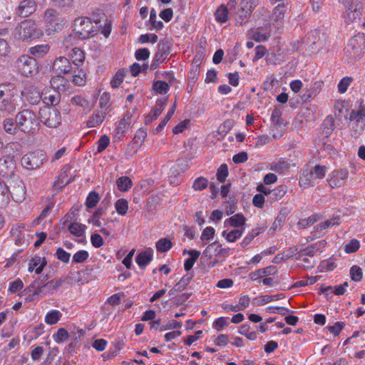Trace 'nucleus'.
Wrapping results in <instances>:
<instances>
[{
	"mask_svg": "<svg viewBox=\"0 0 365 365\" xmlns=\"http://www.w3.org/2000/svg\"><path fill=\"white\" fill-rule=\"evenodd\" d=\"M251 37L257 42L266 41L271 35V31L267 28L259 27L254 29L250 32Z\"/></svg>",
	"mask_w": 365,
	"mask_h": 365,
	"instance_id": "a211bd4d",
	"label": "nucleus"
},
{
	"mask_svg": "<svg viewBox=\"0 0 365 365\" xmlns=\"http://www.w3.org/2000/svg\"><path fill=\"white\" fill-rule=\"evenodd\" d=\"M227 16L228 10L224 5L219 6L215 14V20L221 24L225 23L227 21Z\"/></svg>",
	"mask_w": 365,
	"mask_h": 365,
	"instance_id": "58836bf2",
	"label": "nucleus"
},
{
	"mask_svg": "<svg viewBox=\"0 0 365 365\" xmlns=\"http://www.w3.org/2000/svg\"><path fill=\"white\" fill-rule=\"evenodd\" d=\"M287 12V4L284 2L276 6L272 11V19L275 22L282 23Z\"/></svg>",
	"mask_w": 365,
	"mask_h": 365,
	"instance_id": "393cba45",
	"label": "nucleus"
},
{
	"mask_svg": "<svg viewBox=\"0 0 365 365\" xmlns=\"http://www.w3.org/2000/svg\"><path fill=\"white\" fill-rule=\"evenodd\" d=\"M208 185L209 182L206 178L203 177H199L193 182L192 188L195 190L200 191L205 189Z\"/></svg>",
	"mask_w": 365,
	"mask_h": 365,
	"instance_id": "8fccbe9b",
	"label": "nucleus"
},
{
	"mask_svg": "<svg viewBox=\"0 0 365 365\" xmlns=\"http://www.w3.org/2000/svg\"><path fill=\"white\" fill-rule=\"evenodd\" d=\"M110 143V138L106 135L101 136L97 142V152L98 153H102L106 150Z\"/></svg>",
	"mask_w": 365,
	"mask_h": 365,
	"instance_id": "4d7b16f0",
	"label": "nucleus"
},
{
	"mask_svg": "<svg viewBox=\"0 0 365 365\" xmlns=\"http://www.w3.org/2000/svg\"><path fill=\"white\" fill-rule=\"evenodd\" d=\"M245 221V217L242 214H236L225 220V224L228 223L230 226L238 229L242 228Z\"/></svg>",
	"mask_w": 365,
	"mask_h": 365,
	"instance_id": "c85d7f7f",
	"label": "nucleus"
},
{
	"mask_svg": "<svg viewBox=\"0 0 365 365\" xmlns=\"http://www.w3.org/2000/svg\"><path fill=\"white\" fill-rule=\"evenodd\" d=\"M168 46L166 43H160L158 45V51L155 54V61L164 62L168 55Z\"/></svg>",
	"mask_w": 365,
	"mask_h": 365,
	"instance_id": "4c0bfd02",
	"label": "nucleus"
},
{
	"mask_svg": "<svg viewBox=\"0 0 365 365\" xmlns=\"http://www.w3.org/2000/svg\"><path fill=\"white\" fill-rule=\"evenodd\" d=\"M153 89L159 94H165L170 89L169 85L163 81L153 82Z\"/></svg>",
	"mask_w": 365,
	"mask_h": 365,
	"instance_id": "c03bdc74",
	"label": "nucleus"
},
{
	"mask_svg": "<svg viewBox=\"0 0 365 365\" xmlns=\"http://www.w3.org/2000/svg\"><path fill=\"white\" fill-rule=\"evenodd\" d=\"M365 51V36L357 34L351 38L344 48L345 56L353 61L359 60Z\"/></svg>",
	"mask_w": 365,
	"mask_h": 365,
	"instance_id": "39448f33",
	"label": "nucleus"
},
{
	"mask_svg": "<svg viewBox=\"0 0 365 365\" xmlns=\"http://www.w3.org/2000/svg\"><path fill=\"white\" fill-rule=\"evenodd\" d=\"M45 27L48 34H51L62 28L58 13L53 9H46L43 14Z\"/></svg>",
	"mask_w": 365,
	"mask_h": 365,
	"instance_id": "6e6552de",
	"label": "nucleus"
},
{
	"mask_svg": "<svg viewBox=\"0 0 365 365\" xmlns=\"http://www.w3.org/2000/svg\"><path fill=\"white\" fill-rule=\"evenodd\" d=\"M89 257V254L86 250H79L73 256V262L76 263H83L86 262Z\"/></svg>",
	"mask_w": 365,
	"mask_h": 365,
	"instance_id": "680f3d73",
	"label": "nucleus"
},
{
	"mask_svg": "<svg viewBox=\"0 0 365 365\" xmlns=\"http://www.w3.org/2000/svg\"><path fill=\"white\" fill-rule=\"evenodd\" d=\"M220 247L217 242L210 244L203 251V255L206 257L211 258L212 255H215L217 249Z\"/></svg>",
	"mask_w": 365,
	"mask_h": 365,
	"instance_id": "774afa93",
	"label": "nucleus"
},
{
	"mask_svg": "<svg viewBox=\"0 0 365 365\" xmlns=\"http://www.w3.org/2000/svg\"><path fill=\"white\" fill-rule=\"evenodd\" d=\"M129 120V116H128L127 118L124 117L116 125L115 135L117 138H120L124 136L125 133L128 129L130 124V122Z\"/></svg>",
	"mask_w": 365,
	"mask_h": 365,
	"instance_id": "a878e982",
	"label": "nucleus"
},
{
	"mask_svg": "<svg viewBox=\"0 0 365 365\" xmlns=\"http://www.w3.org/2000/svg\"><path fill=\"white\" fill-rule=\"evenodd\" d=\"M228 175V168L227 165L222 164L217 171V178L220 182H224Z\"/></svg>",
	"mask_w": 365,
	"mask_h": 365,
	"instance_id": "338daca9",
	"label": "nucleus"
},
{
	"mask_svg": "<svg viewBox=\"0 0 365 365\" xmlns=\"http://www.w3.org/2000/svg\"><path fill=\"white\" fill-rule=\"evenodd\" d=\"M350 277L354 282L361 281L363 277L361 269L357 265L352 266L350 269Z\"/></svg>",
	"mask_w": 365,
	"mask_h": 365,
	"instance_id": "5fc2aeb1",
	"label": "nucleus"
},
{
	"mask_svg": "<svg viewBox=\"0 0 365 365\" xmlns=\"http://www.w3.org/2000/svg\"><path fill=\"white\" fill-rule=\"evenodd\" d=\"M349 176V172L346 169L333 170L327 178V182L331 188H339L345 185Z\"/></svg>",
	"mask_w": 365,
	"mask_h": 365,
	"instance_id": "9d476101",
	"label": "nucleus"
},
{
	"mask_svg": "<svg viewBox=\"0 0 365 365\" xmlns=\"http://www.w3.org/2000/svg\"><path fill=\"white\" fill-rule=\"evenodd\" d=\"M15 38L19 40L25 41L38 36L37 26L31 20H24L16 26L14 33Z\"/></svg>",
	"mask_w": 365,
	"mask_h": 365,
	"instance_id": "0eeeda50",
	"label": "nucleus"
},
{
	"mask_svg": "<svg viewBox=\"0 0 365 365\" xmlns=\"http://www.w3.org/2000/svg\"><path fill=\"white\" fill-rule=\"evenodd\" d=\"M3 127L4 130L11 135L16 134L18 130H19L17 122L13 118H6L3 122Z\"/></svg>",
	"mask_w": 365,
	"mask_h": 365,
	"instance_id": "473e14b6",
	"label": "nucleus"
},
{
	"mask_svg": "<svg viewBox=\"0 0 365 365\" xmlns=\"http://www.w3.org/2000/svg\"><path fill=\"white\" fill-rule=\"evenodd\" d=\"M285 297L284 294H279L275 295H264L261 296L258 299H255V304L257 306H262L272 301H277Z\"/></svg>",
	"mask_w": 365,
	"mask_h": 365,
	"instance_id": "7c9ffc66",
	"label": "nucleus"
},
{
	"mask_svg": "<svg viewBox=\"0 0 365 365\" xmlns=\"http://www.w3.org/2000/svg\"><path fill=\"white\" fill-rule=\"evenodd\" d=\"M153 259L152 252L143 251L141 252L136 257V263L140 267H145Z\"/></svg>",
	"mask_w": 365,
	"mask_h": 365,
	"instance_id": "2f4dec72",
	"label": "nucleus"
},
{
	"mask_svg": "<svg viewBox=\"0 0 365 365\" xmlns=\"http://www.w3.org/2000/svg\"><path fill=\"white\" fill-rule=\"evenodd\" d=\"M36 8L37 4L34 0H24L18 6L17 14L21 17H27L34 13Z\"/></svg>",
	"mask_w": 365,
	"mask_h": 365,
	"instance_id": "ddd939ff",
	"label": "nucleus"
},
{
	"mask_svg": "<svg viewBox=\"0 0 365 365\" xmlns=\"http://www.w3.org/2000/svg\"><path fill=\"white\" fill-rule=\"evenodd\" d=\"M38 115L41 122L48 128H56L61 124V113L56 108L45 106L40 109Z\"/></svg>",
	"mask_w": 365,
	"mask_h": 365,
	"instance_id": "423d86ee",
	"label": "nucleus"
},
{
	"mask_svg": "<svg viewBox=\"0 0 365 365\" xmlns=\"http://www.w3.org/2000/svg\"><path fill=\"white\" fill-rule=\"evenodd\" d=\"M124 73L123 71L119 70L116 72L111 80L110 85L113 88H118L123 81Z\"/></svg>",
	"mask_w": 365,
	"mask_h": 365,
	"instance_id": "69168bd1",
	"label": "nucleus"
},
{
	"mask_svg": "<svg viewBox=\"0 0 365 365\" xmlns=\"http://www.w3.org/2000/svg\"><path fill=\"white\" fill-rule=\"evenodd\" d=\"M45 160L44 154L41 151H36L24 155L21 160L24 168L34 170L40 167Z\"/></svg>",
	"mask_w": 365,
	"mask_h": 365,
	"instance_id": "1a4fd4ad",
	"label": "nucleus"
},
{
	"mask_svg": "<svg viewBox=\"0 0 365 365\" xmlns=\"http://www.w3.org/2000/svg\"><path fill=\"white\" fill-rule=\"evenodd\" d=\"M245 228L235 229L230 232L225 230L222 232V235L227 242H234L242 237Z\"/></svg>",
	"mask_w": 365,
	"mask_h": 365,
	"instance_id": "cd10ccee",
	"label": "nucleus"
},
{
	"mask_svg": "<svg viewBox=\"0 0 365 365\" xmlns=\"http://www.w3.org/2000/svg\"><path fill=\"white\" fill-rule=\"evenodd\" d=\"M77 37L78 36L75 33L66 36L63 41V46L64 48L66 49H68L74 44H76L78 41Z\"/></svg>",
	"mask_w": 365,
	"mask_h": 365,
	"instance_id": "13d9d810",
	"label": "nucleus"
},
{
	"mask_svg": "<svg viewBox=\"0 0 365 365\" xmlns=\"http://www.w3.org/2000/svg\"><path fill=\"white\" fill-rule=\"evenodd\" d=\"M165 106L166 101H158L156 107L151 110L149 115L147 116L145 123H150L152 122L153 120L156 119L165 109Z\"/></svg>",
	"mask_w": 365,
	"mask_h": 365,
	"instance_id": "5701e85b",
	"label": "nucleus"
},
{
	"mask_svg": "<svg viewBox=\"0 0 365 365\" xmlns=\"http://www.w3.org/2000/svg\"><path fill=\"white\" fill-rule=\"evenodd\" d=\"M106 115L107 113L103 112L102 110L98 109L96 110L87 120V126L88 128H94L101 124L103 122Z\"/></svg>",
	"mask_w": 365,
	"mask_h": 365,
	"instance_id": "6ab92c4d",
	"label": "nucleus"
},
{
	"mask_svg": "<svg viewBox=\"0 0 365 365\" xmlns=\"http://www.w3.org/2000/svg\"><path fill=\"white\" fill-rule=\"evenodd\" d=\"M299 185L302 188H308L315 185V178L310 170H304L299 179Z\"/></svg>",
	"mask_w": 365,
	"mask_h": 365,
	"instance_id": "f3484780",
	"label": "nucleus"
},
{
	"mask_svg": "<svg viewBox=\"0 0 365 365\" xmlns=\"http://www.w3.org/2000/svg\"><path fill=\"white\" fill-rule=\"evenodd\" d=\"M172 242L167 238L160 239L155 245L156 250L160 252H168L172 247Z\"/></svg>",
	"mask_w": 365,
	"mask_h": 365,
	"instance_id": "79ce46f5",
	"label": "nucleus"
},
{
	"mask_svg": "<svg viewBox=\"0 0 365 365\" xmlns=\"http://www.w3.org/2000/svg\"><path fill=\"white\" fill-rule=\"evenodd\" d=\"M10 194L16 202H21L24 200L26 195V187L21 180L13 181L9 186Z\"/></svg>",
	"mask_w": 365,
	"mask_h": 365,
	"instance_id": "9b49d317",
	"label": "nucleus"
},
{
	"mask_svg": "<svg viewBox=\"0 0 365 365\" xmlns=\"http://www.w3.org/2000/svg\"><path fill=\"white\" fill-rule=\"evenodd\" d=\"M100 110L108 114L111 110L110 95L108 92H104L101 94L99 98V108Z\"/></svg>",
	"mask_w": 365,
	"mask_h": 365,
	"instance_id": "b1692460",
	"label": "nucleus"
},
{
	"mask_svg": "<svg viewBox=\"0 0 365 365\" xmlns=\"http://www.w3.org/2000/svg\"><path fill=\"white\" fill-rule=\"evenodd\" d=\"M227 326H228L227 318L223 317L216 319L212 323V328L217 331H222Z\"/></svg>",
	"mask_w": 365,
	"mask_h": 365,
	"instance_id": "bf43d9fd",
	"label": "nucleus"
},
{
	"mask_svg": "<svg viewBox=\"0 0 365 365\" xmlns=\"http://www.w3.org/2000/svg\"><path fill=\"white\" fill-rule=\"evenodd\" d=\"M147 136L146 130L143 129H139L135 134L133 140V143L138 145H142Z\"/></svg>",
	"mask_w": 365,
	"mask_h": 365,
	"instance_id": "0e129e2a",
	"label": "nucleus"
},
{
	"mask_svg": "<svg viewBox=\"0 0 365 365\" xmlns=\"http://www.w3.org/2000/svg\"><path fill=\"white\" fill-rule=\"evenodd\" d=\"M310 170L312 171L315 180H320L325 177L327 173V167L324 165H317L312 168V170Z\"/></svg>",
	"mask_w": 365,
	"mask_h": 365,
	"instance_id": "09e8293b",
	"label": "nucleus"
},
{
	"mask_svg": "<svg viewBox=\"0 0 365 365\" xmlns=\"http://www.w3.org/2000/svg\"><path fill=\"white\" fill-rule=\"evenodd\" d=\"M319 219L318 215H312L309 217L308 218L302 219L298 222V227L299 229H305L310 225H313L317 222Z\"/></svg>",
	"mask_w": 365,
	"mask_h": 365,
	"instance_id": "6e6d98bb",
	"label": "nucleus"
},
{
	"mask_svg": "<svg viewBox=\"0 0 365 365\" xmlns=\"http://www.w3.org/2000/svg\"><path fill=\"white\" fill-rule=\"evenodd\" d=\"M16 96L17 90L14 83L0 84V111L8 115H12L18 106L15 99Z\"/></svg>",
	"mask_w": 365,
	"mask_h": 365,
	"instance_id": "f257e3e1",
	"label": "nucleus"
},
{
	"mask_svg": "<svg viewBox=\"0 0 365 365\" xmlns=\"http://www.w3.org/2000/svg\"><path fill=\"white\" fill-rule=\"evenodd\" d=\"M86 228V225L78 222H72L68 227L71 234L76 237H82L85 233Z\"/></svg>",
	"mask_w": 365,
	"mask_h": 365,
	"instance_id": "e433bc0d",
	"label": "nucleus"
},
{
	"mask_svg": "<svg viewBox=\"0 0 365 365\" xmlns=\"http://www.w3.org/2000/svg\"><path fill=\"white\" fill-rule=\"evenodd\" d=\"M68 332L64 328H60L58 329L57 332L53 334V337L56 343H62L66 341L68 338Z\"/></svg>",
	"mask_w": 365,
	"mask_h": 365,
	"instance_id": "3c124183",
	"label": "nucleus"
},
{
	"mask_svg": "<svg viewBox=\"0 0 365 365\" xmlns=\"http://www.w3.org/2000/svg\"><path fill=\"white\" fill-rule=\"evenodd\" d=\"M150 21L153 27L157 30H161L163 27V23L161 21H157V14L155 9H152L150 14Z\"/></svg>",
	"mask_w": 365,
	"mask_h": 365,
	"instance_id": "052dcab7",
	"label": "nucleus"
},
{
	"mask_svg": "<svg viewBox=\"0 0 365 365\" xmlns=\"http://www.w3.org/2000/svg\"><path fill=\"white\" fill-rule=\"evenodd\" d=\"M287 192V187L285 185H280L272 190L270 192V198L269 200L271 202L277 201L281 200L285 194Z\"/></svg>",
	"mask_w": 365,
	"mask_h": 365,
	"instance_id": "c9c22d12",
	"label": "nucleus"
},
{
	"mask_svg": "<svg viewBox=\"0 0 365 365\" xmlns=\"http://www.w3.org/2000/svg\"><path fill=\"white\" fill-rule=\"evenodd\" d=\"M361 14V11L356 6L354 7L353 5H351L346 11V16L348 21L351 22L359 20Z\"/></svg>",
	"mask_w": 365,
	"mask_h": 365,
	"instance_id": "a18cd8bd",
	"label": "nucleus"
},
{
	"mask_svg": "<svg viewBox=\"0 0 365 365\" xmlns=\"http://www.w3.org/2000/svg\"><path fill=\"white\" fill-rule=\"evenodd\" d=\"M62 314L60 311L52 309L47 312L45 316V322L48 325L56 324L61 318Z\"/></svg>",
	"mask_w": 365,
	"mask_h": 365,
	"instance_id": "f704fd0d",
	"label": "nucleus"
},
{
	"mask_svg": "<svg viewBox=\"0 0 365 365\" xmlns=\"http://www.w3.org/2000/svg\"><path fill=\"white\" fill-rule=\"evenodd\" d=\"M49 50L50 46L48 44H38L30 47L29 53L34 57L42 58L48 53Z\"/></svg>",
	"mask_w": 365,
	"mask_h": 365,
	"instance_id": "aec40b11",
	"label": "nucleus"
},
{
	"mask_svg": "<svg viewBox=\"0 0 365 365\" xmlns=\"http://www.w3.org/2000/svg\"><path fill=\"white\" fill-rule=\"evenodd\" d=\"M99 200V195L96 191H92L87 196L86 205L88 208H93L96 206Z\"/></svg>",
	"mask_w": 365,
	"mask_h": 365,
	"instance_id": "49530a36",
	"label": "nucleus"
},
{
	"mask_svg": "<svg viewBox=\"0 0 365 365\" xmlns=\"http://www.w3.org/2000/svg\"><path fill=\"white\" fill-rule=\"evenodd\" d=\"M117 186L120 191L126 192L132 187L131 180L126 176L120 177L117 180Z\"/></svg>",
	"mask_w": 365,
	"mask_h": 365,
	"instance_id": "ea45409f",
	"label": "nucleus"
},
{
	"mask_svg": "<svg viewBox=\"0 0 365 365\" xmlns=\"http://www.w3.org/2000/svg\"><path fill=\"white\" fill-rule=\"evenodd\" d=\"M31 287L34 289L33 295H37L40 297H43L48 294V292H46V289L44 287V284L41 285V283L39 281H35L32 284Z\"/></svg>",
	"mask_w": 365,
	"mask_h": 365,
	"instance_id": "de8ad7c7",
	"label": "nucleus"
},
{
	"mask_svg": "<svg viewBox=\"0 0 365 365\" xmlns=\"http://www.w3.org/2000/svg\"><path fill=\"white\" fill-rule=\"evenodd\" d=\"M65 278H60L58 279H53L44 284V287L46 289L48 294H51L54 291L58 289L63 283H65Z\"/></svg>",
	"mask_w": 365,
	"mask_h": 365,
	"instance_id": "72a5a7b5",
	"label": "nucleus"
},
{
	"mask_svg": "<svg viewBox=\"0 0 365 365\" xmlns=\"http://www.w3.org/2000/svg\"><path fill=\"white\" fill-rule=\"evenodd\" d=\"M50 83L51 88L58 93L65 91L69 86V81L61 75L53 76Z\"/></svg>",
	"mask_w": 365,
	"mask_h": 365,
	"instance_id": "dca6fc26",
	"label": "nucleus"
},
{
	"mask_svg": "<svg viewBox=\"0 0 365 365\" xmlns=\"http://www.w3.org/2000/svg\"><path fill=\"white\" fill-rule=\"evenodd\" d=\"M290 165L291 163L289 160L281 159L272 165V170L276 172H284L288 170Z\"/></svg>",
	"mask_w": 365,
	"mask_h": 365,
	"instance_id": "37998d69",
	"label": "nucleus"
},
{
	"mask_svg": "<svg viewBox=\"0 0 365 365\" xmlns=\"http://www.w3.org/2000/svg\"><path fill=\"white\" fill-rule=\"evenodd\" d=\"M352 81L353 78L349 76L341 78L337 86L339 92L340 93H344L347 91L348 87L351 85Z\"/></svg>",
	"mask_w": 365,
	"mask_h": 365,
	"instance_id": "864d4df0",
	"label": "nucleus"
},
{
	"mask_svg": "<svg viewBox=\"0 0 365 365\" xmlns=\"http://www.w3.org/2000/svg\"><path fill=\"white\" fill-rule=\"evenodd\" d=\"M160 322V319L150 322V329L164 331L168 329L180 328L182 325L180 322L176 320H170L165 324H161Z\"/></svg>",
	"mask_w": 365,
	"mask_h": 365,
	"instance_id": "2eb2a0df",
	"label": "nucleus"
},
{
	"mask_svg": "<svg viewBox=\"0 0 365 365\" xmlns=\"http://www.w3.org/2000/svg\"><path fill=\"white\" fill-rule=\"evenodd\" d=\"M182 254L183 255L187 254V255H190V257L187 259L184 263L185 269L186 271H189L192 268L195 262L198 259V257L200 255V252L199 251H197L195 250H184L182 252Z\"/></svg>",
	"mask_w": 365,
	"mask_h": 365,
	"instance_id": "412c9836",
	"label": "nucleus"
},
{
	"mask_svg": "<svg viewBox=\"0 0 365 365\" xmlns=\"http://www.w3.org/2000/svg\"><path fill=\"white\" fill-rule=\"evenodd\" d=\"M46 264L45 259L41 257H36L32 259L31 263L29 267V272L35 271L36 274H39L41 273L44 267Z\"/></svg>",
	"mask_w": 365,
	"mask_h": 365,
	"instance_id": "c756f323",
	"label": "nucleus"
},
{
	"mask_svg": "<svg viewBox=\"0 0 365 365\" xmlns=\"http://www.w3.org/2000/svg\"><path fill=\"white\" fill-rule=\"evenodd\" d=\"M214 343L216 346L224 347L229 343L230 339L227 334H220L212 336Z\"/></svg>",
	"mask_w": 365,
	"mask_h": 365,
	"instance_id": "603ef678",
	"label": "nucleus"
},
{
	"mask_svg": "<svg viewBox=\"0 0 365 365\" xmlns=\"http://www.w3.org/2000/svg\"><path fill=\"white\" fill-rule=\"evenodd\" d=\"M52 68L54 72L60 75L68 73L71 71L72 66L68 58L60 56L55 59Z\"/></svg>",
	"mask_w": 365,
	"mask_h": 365,
	"instance_id": "f8f14e48",
	"label": "nucleus"
},
{
	"mask_svg": "<svg viewBox=\"0 0 365 365\" xmlns=\"http://www.w3.org/2000/svg\"><path fill=\"white\" fill-rule=\"evenodd\" d=\"M115 208L120 215H125L128 210V202L123 198L118 199L115 203Z\"/></svg>",
	"mask_w": 365,
	"mask_h": 365,
	"instance_id": "a19ab883",
	"label": "nucleus"
},
{
	"mask_svg": "<svg viewBox=\"0 0 365 365\" xmlns=\"http://www.w3.org/2000/svg\"><path fill=\"white\" fill-rule=\"evenodd\" d=\"M14 66L19 74L26 78L33 77L38 73L36 60L28 55L19 57L14 63Z\"/></svg>",
	"mask_w": 365,
	"mask_h": 365,
	"instance_id": "20e7f679",
	"label": "nucleus"
},
{
	"mask_svg": "<svg viewBox=\"0 0 365 365\" xmlns=\"http://www.w3.org/2000/svg\"><path fill=\"white\" fill-rule=\"evenodd\" d=\"M240 9L237 11V22L242 24L247 18L250 16L253 9L252 3L250 0H242L240 3Z\"/></svg>",
	"mask_w": 365,
	"mask_h": 365,
	"instance_id": "4468645a",
	"label": "nucleus"
},
{
	"mask_svg": "<svg viewBox=\"0 0 365 365\" xmlns=\"http://www.w3.org/2000/svg\"><path fill=\"white\" fill-rule=\"evenodd\" d=\"M97 24L88 17H78L73 21V31L80 39L88 38L96 34L98 29Z\"/></svg>",
	"mask_w": 365,
	"mask_h": 365,
	"instance_id": "7ed1b4c3",
	"label": "nucleus"
},
{
	"mask_svg": "<svg viewBox=\"0 0 365 365\" xmlns=\"http://www.w3.org/2000/svg\"><path fill=\"white\" fill-rule=\"evenodd\" d=\"M193 275L191 273H187L184 275L181 279L175 284L178 289L181 291L185 289V287L190 284Z\"/></svg>",
	"mask_w": 365,
	"mask_h": 365,
	"instance_id": "e2e57ef3",
	"label": "nucleus"
},
{
	"mask_svg": "<svg viewBox=\"0 0 365 365\" xmlns=\"http://www.w3.org/2000/svg\"><path fill=\"white\" fill-rule=\"evenodd\" d=\"M70 58L74 65L80 66L85 61V54L81 49L74 47L71 51Z\"/></svg>",
	"mask_w": 365,
	"mask_h": 365,
	"instance_id": "bb28decb",
	"label": "nucleus"
},
{
	"mask_svg": "<svg viewBox=\"0 0 365 365\" xmlns=\"http://www.w3.org/2000/svg\"><path fill=\"white\" fill-rule=\"evenodd\" d=\"M42 100L47 105L56 106L60 101V95L55 91H44L42 93Z\"/></svg>",
	"mask_w": 365,
	"mask_h": 365,
	"instance_id": "4be33fe9",
	"label": "nucleus"
},
{
	"mask_svg": "<svg viewBox=\"0 0 365 365\" xmlns=\"http://www.w3.org/2000/svg\"><path fill=\"white\" fill-rule=\"evenodd\" d=\"M19 129L28 135L34 134L38 127V118L36 113L30 109H24L16 115Z\"/></svg>",
	"mask_w": 365,
	"mask_h": 365,
	"instance_id": "f03ea898",
	"label": "nucleus"
}]
</instances>
